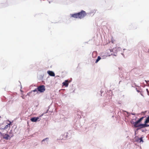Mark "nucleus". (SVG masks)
<instances>
[{
  "label": "nucleus",
  "mask_w": 149,
  "mask_h": 149,
  "mask_svg": "<svg viewBox=\"0 0 149 149\" xmlns=\"http://www.w3.org/2000/svg\"><path fill=\"white\" fill-rule=\"evenodd\" d=\"M22 98L23 99H24V97L23 96H22Z\"/></svg>",
  "instance_id": "16"
},
{
  "label": "nucleus",
  "mask_w": 149,
  "mask_h": 149,
  "mask_svg": "<svg viewBox=\"0 0 149 149\" xmlns=\"http://www.w3.org/2000/svg\"><path fill=\"white\" fill-rule=\"evenodd\" d=\"M3 138L6 140H8L10 137L7 134H3Z\"/></svg>",
  "instance_id": "7"
},
{
  "label": "nucleus",
  "mask_w": 149,
  "mask_h": 149,
  "mask_svg": "<svg viewBox=\"0 0 149 149\" xmlns=\"http://www.w3.org/2000/svg\"><path fill=\"white\" fill-rule=\"evenodd\" d=\"M137 141L140 143L141 142L143 143V141L142 139V137L138 139L137 140Z\"/></svg>",
  "instance_id": "10"
},
{
  "label": "nucleus",
  "mask_w": 149,
  "mask_h": 149,
  "mask_svg": "<svg viewBox=\"0 0 149 149\" xmlns=\"http://www.w3.org/2000/svg\"><path fill=\"white\" fill-rule=\"evenodd\" d=\"M144 118L143 117H142L141 118H140L138 120H137V121L139 123L143 120V118Z\"/></svg>",
  "instance_id": "12"
},
{
  "label": "nucleus",
  "mask_w": 149,
  "mask_h": 149,
  "mask_svg": "<svg viewBox=\"0 0 149 149\" xmlns=\"http://www.w3.org/2000/svg\"><path fill=\"white\" fill-rule=\"evenodd\" d=\"M48 139V138H45V139H43V140H42V142H43V141H45L46 139Z\"/></svg>",
  "instance_id": "15"
},
{
  "label": "nucleus",
  "mask_w": 149,
  "mask_h": 149,
  "mask_svg": "<svg viewBox=\"0 0 149 149\" xmlns=\"http://www.w3.org/2000/svg\"><path fill=\"white\" fill-rule=\"evenodd\" d=\"M149 127V125L147 124L144 123V124H139L138 128L139 129H140L143 128H145L147 127Z\"/></svg>",
  "instance_id": "3"
},
{
  "label": "nucleus",
  "mask_w": 149,
  "mask_h": 149,
  "mask_svg": "<svg viewBox=\"0 0 149 149\" xmlns=\"http://www.w3.org/2000/svg\"><path fill=\"white\" fill-rule=\"evenodd\" d=\"M37 89L38 90L40 93L43 92L45 90V86L43 85L39 86Z\"/></svg>",
  "instance_id": "2"
},
{
  "label": "nucleus",
  "mask_w": 149,
  "mask_h": 149,
  "mask_svg": "<svg viewBox=\"0 0 149 149\" xmlns=\"http://www.w3.org/2000/svg\"><path fill=\"white\" fill-rule=\"evenodd\" d=\"M137 92H140V91H138V90H137Z\"/></svg>",
  "instance_id": "17"
},
{
  "label": "nucleus",
  "mask_w": 149,
  "mask_h": 149,
  "mask_svg": "<svg viewBox=\"0 0 149 149\" xmlns=\"http://www.w3.org/2000/svg\"><path fill=\"white\" fill-rule=\"evenodd\" d=\"M39 119V118L38 117H33L31 118V119L30 120L32 122H37V121Z\"/></svg>",
  "instance_id": "5"
},
{
  "label": "nucleus",
  "mask_w": 149,
  "mask_h": 149,
  "mask_svg": "<svg viewBox=\"0 0 149 149\" xmlns=\"http://www.w3.org/2000/svg\"><path fill=\"white\" fill-rule=\"evenodd\" d=\"M101 59V58L100 56H98L97 57V59L95 61V63H97L100 59Z\"/></svg>",
  "instance_id": "13"
},
{
  "label": "nucleus",
  "mask_w": 149,
  "mask_h": 149,
  "mask_svg": "<svg viewBox=\"0 0 149 149\" xmlns=\"http://www.w3.org/2000/svg\"><path fill=\"white\" fill-rule=\"evenodd\" d=\"M11 122L9 124H8V125H6L4 127V129H7L8 127H10V125L11 124Z\"/></svg>",
  "instance_id": "11"
},
{
  "label": "nucleus",
  "mask_w": 149,
  "mask_h": 149,
  "mask_svg": "<svg viewBox=\"0 0 149 149\" xmlns=\"http://www.w3.org/2000/svg\"><path fill=\"white\" fill-rule=\"evenodd\" d=\"M149 123V116L146 118L145 121L144 122V123L146 124Z\"/></svg>",
  "instance_id": "9"
},
{
  "label": "nucleus",
  "mask_w": 149,
  "mask_h": 149,
  "mask_svg": "<svg viewBox=\"0 0 149 149\" xmlns=\"http://www.w3.org/2000/svg\"><path fill=\"white\" fill-rule=\"evenodd\" d=\"M86 15V13L85 11L83 10L78 13L71 15V17L81 19L84 17Z\"/></svg>",
  "instance_id": "1"
},
{
  "label": "nucleus",
  "mask_w": 149,
  "mask_h": 149,
  "mask_svg": "<svg viewBox=\"0 0 149 149\" xmlns=\"http://www.w3.org/2000/svg\"><path fill=\"white\" fill-rule=\"evenodd\" d=\"M139 123L137 121L135 122L133 121L131 122V123L135 127H139Z\"/></svg>",
  "instance_id": "4"
},
{
  "label": "nucleus",
  "mask_w": 149,
  "mask_h": 149,
  "mask_svg": "<svg viewBox=\"0 0 149 149\" xmlns=\"http://www.w3.org/2000/svg\"><path fill=\"white\" fill-rule=\"evenodd\" d=\"M63 85L65 87H68V80H65L64 82L62 83Z\"/></svg>",
  "instance_id": "8"
},
{
  "label": "nucleus",
  "mask_w": 149,
  "mask_h": 149,
  "mask_svg": "<svg viewBox=\"0 0 149 149\" xmlns=\"http://www.w3.org/2000/svg\"><path fill=\"white\" fill-rule=\"evenodd\" d=\"M37 90H38V89L37 88H36V89H35V90L32 91H33V92H37Z\"/></svg>",
  "instance_id": "14"
},
{
  "label": "nucleus",
  "mask_w": 149,
  "mask_h": 149,
  "mask_svg": "<svg viewBox=\"0 0 149 149\" xmlns=\"http://www.w3.org/2000/svg\"><path fill=\"white\" fill-rule=\"evenodd\" d=\"M47 73L50 76L54 77L55 75L54 73L52 71H48Z\"/></svg>",
  "instance_id": "6"
}]
</instances>
